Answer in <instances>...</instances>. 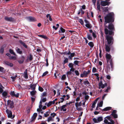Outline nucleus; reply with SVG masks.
<instances>
[{"label":"nucleus","mask_w":124,"mask_h":124,"mask_svg":"<svg viewBox=\"0 0 124 124\" xmlns=\"http://www.w3.org/2000/svg\"><path fill=\"white\" fill-rule=\"evenodd\" d=\"M4 19L6 21H8L12 22L14 21V18L12 17H9L7 16H5Z\"/></svg>","instance_id":"9"},{"label":"nucleus","mask_w":124,"mask_h":124,"mask_svg":"<svg viewBox=\"0 0 124 124\" xmlns=\"http://www.w3.org/2000/svg\"><path fill=\"white\" fill-rule=\"evenodd\" d=\"M65 31V29L63 28L62 27H60V30L58 31L59 34L61 35L60 33H64Z\"/></svg>","instance_id":"20"},{"label":"nucleus","mask_w":124,"mask_h":124,"mask_svg":"<svg viewBox=\"0 0 124 124\" xmlns=\"http://www.w3.org/2000/svg\"><path fill=\"white\" fill-rule=\"evenodd\" d=\"M2 93V95L5 98H7V96L8 95V92L5 91H3Z\"/></svg>","instance_id":"22"},{"label":"nucleus","mask_w":124,"mask_h":124,"mask_svg":"<svg viewBox=\"0 0 124 124\" xmlns=\"http://www.w3.org/2000/svg\"><path fill=\"white\" fill-rule=\"evenodd\" d=\"M37 116V113H34L31 118V122H32L35 121Z\"/></svg>","instance_id":"17"},{"label":"nucleus","mask_w":124,"mask_h":124,"mask_svg":"<svg viewBox=\"0 0 124 124\" xmlns=\"http://www.w3.org/2000/svg\"><path fill=\"white\" fill-rule=\"evenodd\" d=\"M58 74V71L56 70L55 71V73L54 74V76L55 77V78L56 79L57 78V77L56 76V74Z\"/></svg>","instance_id":"48"},{"label":"nucleus","mask_w":124,"mask_h":124,"mask_svg":"<svg viewBox=\"0 0 124 124\" xmlns=\"http://www.w3.org/2000/svg\"><path fill=\"white\" fill-rule=\"evenodd\" d=\"M97 70L96 68L95 67H93L92 69V72L93 73H95L96 72Z\"/></svg>","instance_id":"51"},{"label":"nucleus","mask_w":124,"mask_h":124,"mask_svg":"<svg viewBox=\"0 0 124 124\" xmlns=\"http://www.w3.org/2000/svg\"><path fill=\"white\" fill-rule=\"evenodd\" d=\"M75 72L77 76H79V73L78 71L76 70L75 71Z\"/></svg>","instance_id":"55"},{"label":"nucleus","mask_w":124,"mask_h":124,"mask_svg":"<svg viewBox=\"0 0 124 124\" xmlns=\"http://www.w3.org/2000/svg\"><path fill=\"white\" fill-rule=\"evenodd\" d=\"M39 90L41 92H42L43 91L44 89L42 87L39 86Z\"/></svg>","instance_id":"45"},{"label":"nucleus","mask_w":124,"mask_h":124,"mask_svg":"<svg viewBox=\"0 0 124 124\" xmlns=\"http://www.w3.org/2000/svg\"><path fill=\"white\" fill-rule=\"evenodd\" d=\"M92 35H93V36L94 38H95L96 37V33H95V32H93L92 33Z\"/></svg>","instance_id":"54"},{"label":"nucleus","mask_w":124,"mask_h":124,"mask_svg":"<svg viewBox=\"0 0 124 124\" xmlns=\"http://www.w3.org/2000/svg\"><path fill=\"white\" fill-rule=\"evenodd\" d=\"M66 105H64L62 106L61 107V110L62 111H66L67 110V109L65 108L66 107Z\"/></svg>","instance_id":"21"},{"label":"nucleus","mask_w":124,"mask_h":124,"mask_svg":"<svg viewBox=\"0 0 124 124\" xmlns=\"http://www.w3.org/2000/svg\"><path fill=\"white\" fill-rule=\"evenodd\" d=\"M80 62L76 60L74 61V64H75V65H78V63Z\"/></svg>","instance_id":"42"},{"label":"nucleus","mask_w":124,"mask_h":124,"mask_svg":"<svg viewBox=\"0 0 124 124\" xmlns=\"http://www.w3.org/2000/svg\"><path fill=\"white\" fill-rule=\"evenodd\" d=\"M48 111H47L46 112V113H45L44 114V116L45 117H46L47 116H48L49 115V114H48Z\"/></svg>","instance_id":"56"},{"label":"nucleus","mask_w":124,"mask_h":124,"mask_svg":"<svg viewBox=\"0 0 124 124\" xmlns=\"http://www.w3.org/2000/svg\"><path fill=\"white\" fill-rule=\"evenodd\" d=\"M111 108V107H107L102 110V111H107L110 110Z\"/></svg>","instance_id":"27"},{"label":"nucleus","mask_w":124,"mask_h":124,"mask_svg":"<svg viewBox=\"0 0 124 124\" xmlns=\"http://www.w3.org/2000/svg\"><path fill=\"white\" fill-rule=\"evenodd\" d=\"M3 62L6 65L10 67H13V64L12 63L10 62H9L4 60Z\"/></svg>","instance_id":"12"},{"label":"nucleus","mask_w":124,"mask_h":124,"mask_svg":"<svg viewBox=\"0 0 124 124\" xmlns=\"http://www.w3.org/2000/svg\"><path fill=\"white\" fill-rule=\"evenodd\" d=\"M82 105L81 101L79 102V103L76 102L75 103V105L76 108H78L79 106H81Z\"/></svg>","instance_id":"24"},{"label":"nucleus","mask_w":124,"mask_h":124,"mask_svg":"<svg viewBox=\"0 0 124 124\" xmlns=\"http://www.w3.org/2000/svg\"><path fill=\"white\" fill-rule=\"evenodd\" d=\"M109 23L108 26L104 25L105 33L106 35L109 34L114 35V31L115 30L114 25L112 23Z\"/></svg>","instance_id":"1"},{"label":"nucleus","mask_w":124,"mask_h":124,"mask_svg":"<svg viewBox=\"0 0 124 124\" xmlns=\"http://www.w3.org/2000/svg\"><path fill=\"white\" fill-rule=\"evenodd\" d=\"M113 36L109 34L106 35L105 39L107 40L108 45L111 46L113 44L114 41V38L113 37Z\"/></svg>","instance_id":"3"},{"label":"nucleus","mask_w":124,"mask_h":124,"mask_svg":"<svg viewBox=\"0 0 124 124\" xmlns=\"http://www.w3.org/2000/svg\"><path fill=\"white\" fill-rule=\"evenodd\" d=\"M89 97L88 95H86L85 97V99L86 100H87L88 99Z\"/></svg>","instance_id":"57"},{"label":"nucleus","mask_w":124,"mask_h":124,"mask_svg":"<svg viewBox=\"0 0 124 124\" xmlns=\"http://www.w3.org/2000/svg\"><path fill=\"white\" fill-rule=\"evenodd\" d=\"M9 59L10 60H12L13 59L15 60L16 59V57L14 56H10L9 57Z\"/></svg>","instance_id":"50"},{"label":"nucleus","mask_w":124,"mask_h":124,"mask_svg":"<svg viewBox=\"0 0 124 124\" xmlns=\"http://www.w3.org/2000/svg\"><path fill=\"white\" fill-rule=\"evenodd\" d=\"M10 95L13 96H15L16 98L18 97L19 94L18 93H17L16 94H15L14 91H11L10 93Z\"/></svg>","instance_id":"15"},{"label":"nucleus","mask_w":124,"mask_h":124,"mask_svg":"<svg viewBox=\"0 0 124 124\" xmlns=\"http://www.w3.org/2000/svg\"><path fill=\"white\" fill-rule=\"evenodd\" d=\"M97 8L99 10H100V4L97 5Z\"/></svg>","instance_id":"63"},{"label":"nucleus","mask_w":124,"mask_h":124,"mask_svg":"<svg viewBox=\"0 0 124 124\" xmlns=\"http://www.w3.org/2000/svg\"><path fill=\"white\" fill-rule=\"evenodd\" d=\"M17 77L16 75L14 77H11V78L13 80V81H14L15 80L16 78Z\"/></svg>","instance_id":"47"},{"label":"nucleus","mask_w":124,"mask_h":124,"mask_svg":"<svg viewBox=\"0 0 124 124\" xmlns=\"http://www.w3.org/2000/svg\"><path fill=\"white\" fill-rule=\"evenodd\" d=\"M69 51L68 52H67V51L64 52H60L58 51V52L59 54H60L61 55L64 54V55H69L71 53V52L69 50Z\"/></svg>","instance_id":"13"},{"label":"nucleus","mask_w":124,"mask_h":124,"mask_svg":"<svg viewBox=\"0 0 124 124\" xmlns=\"http://www.w3.org/2000/svg\"><path fill=\"white\" fill-rule=\"evenodd\" d=\"M29 58H28L26 59V61H28L29 59L30 61H32V60L33 59L32 55L31 54H30L29 55Z\"/></svg>","instance_id":"34"},{"label":"nucleus","mask_w":124,"mask_h":124,"mask_svg":"<svg viewBox=\"0 0 124 124\" xmlns=\"http://www.w3.org/2000/svg\"><path fill=\"white\" fill-rule=\"evenodd\" d=\"M56 115V114L54 112L52 113L51 114V115L52 116V117L53 118L54 117V116Z\"/></svg>","instance_id":"52"},{"label":"nucleus","mask_w":124,"mask_h":124,"mask_svg":"<svg viewBox=\"0 0 124 124\" xmlns=\"http://www.w3.org/2000/svg\"><path fill=\"white\" fill-rule=\"evenodd\" d=\"M46 93L45 92H44L43 93L42 96V97H43L44 96H46Z\"/></svg>","instance_id":"59"},{"label":"nucleus","mask_w":124,"mask_h":124,"mask_svg":"<svg viewBox=\"0 0 124 124\" xmlns=\"http://www.w3.org/2000/svg\"><path fill=\"white\" fill-rule=\"evenodd\" d=\"M21 58V60H19L17 61L20 64H22L23 62L25 59V57L23 56H22Z\"/></svg>","instance_id":"16"},{"label":"nucleus","mask_w":124,"mask_h":124,"mask_svg":"<svg viewBox=\"0 0 124 124\" xmlns=\"http://www.w3.org/2000/svg\"><path fill=\"white\" fill-rule=\"evenodd\" d=\"M106 61L107 63H108L109 61L111 59L112 60V59H111L112 56L110 54H106Z\"/></svg>","instance_id":"8"},{"label":"nucleus","mask_w":124,"mask_h":124,"mask_svg":"<svg viewBox=\"0 0 124 124\" xmlns=\"http://www.w3.org/2000/svg\"><path fill=\"white\" fill-rule=\"evenodd\" d=\"M74 64L72 63H70L68 65V66L69 68H71L74 67Z\"/></svg>","instance_id":"39"},{"label":"nucleus","mask_w":124,"mask_h":124,"mask_svg":"<svg viewBox=\"0 0 124 124\" xmlns=\"http://www.w3.org/2000/svg\"><path fill=\"white\" fill-rule=\"evenodd\" d=\"M85 26L89 29H91L92 27V26L90 23L86 24L85 25Z\"/></svg>","instance_id":"33"},{"label":"nucleus","mask_w":124,"mask_h":124,"mask_svg":"<svg viewBox=\"0 0 124 124\" xmlns=\"http://www.w3.org/2000/svg\"><path fill=\"white\" fill-rule=\"evenodd\" d=\"M104 25H106L108 23H113L115 20L114 14V13H109L104 17Z\"/></svg>","instance_id":"2"},{"label":"nucleus","mask_w":124,"mask_h":124,"mask_svg":"<svg viewBox=\"0 0 124 124\" xmlns=\"http://www.w3.org/2000/svg\"><path fill=\"white\" fill-rule=\"evenodd\" d=\"M70 55L69 56V57L70 59L71 60L72 59V58L75 56V54L74 53H71L70 54Z\"/></svg>","instance_id":"29"},{"label":"nucleus","mask_w":124,"mask_h":124,"mask_svg":"<svg viewBox=\"0 0 124 124\" xmlns=\"http://www.w3.org/2000/svg\"><path fill=\"white\" fill-rule=\"evenodd\" d=\"M87 39L90 40H92L93 39L92 36L90 34L88 33L87 34Z\"/></svg>","instance_id":"28"},{"label":"nucleus","mask_w":124,"mask_h":124,"mask_svg":"<svg viewBox=\"0 0 124 124\" xmlns=\"http://www.w3.org/2000/svg\"><path fill=\"white\" fill-rule=\"evenodd\" d=\"M19 42L20 44L23 45V46L25 48H27V46L26 44L22 40H20Z\"/></svg>","instance_id":"23"},{"label":"nucleus","mask_w":124,"mask_h":124,"mask_svg":"<svg viewBox=\"0 0 124 124\" xmlns=\"http://www.w3.org/2000/svg\"><path fill=\"white\" fill-rule=\"evenodd\" d=\"M48 73V71H46L42 75V77H44L46 76V75Z\"/></svg>","instance_id":"49"},{"label":"nucleus","mask_w":124,"mask_h":124,"mask_svg":"<svg viewBox=\"0 0 124 124\" xmlns=\"http://www.w3.org/2000/svg\"><path fill=\"white\" fill-rule=\"evenodd\" d=\"M93 120L94 123H97L102 121L103 120V118L102 116H99L97 118V119L95 118H93Z\"/></svg>","instance_id":"5"},{"label":"nucleus","mask_w":124,"mask_h":124,"mask_svg":"<svg viewBox=\"0 0 124 124\" xmlns=\"http://www.w3.org/2000/svg\"><path fill=\"white\" fill-rule=\"evenodd\" d=\"M7 104L8 105H10V108H13L14 107V103L13 101H11V100H9L7 101Z\"/></svg>","instance_id":"7"},{"label":"nucleus","mask_w":124,"mask_h":124,"mask_svg":"<svg viewBox=\"0 0 124 124\" xmlns=\"http://www.w3.org/2000/svg\"><path fill=\"white\" fill-rule=\"evenodd\" d=\"M108 7H106L102 8L103 12H104L106 13L108 11Z\"/></svg>","instance_id":"36"},{"label":"nucleus","mask_w":124,"mask_h":124,"mask_svg":"<svg viewBox=\"0 0 124 124\" xmlns=\"http://www.w3.org/2000/svg\"><path fill=\"white\" fill-rule=\"evenodd\" d=\"M6 45L5 44L3 45L0 49V53L1 54H3L4 48L6 47Z\"/></svg>","instance_id":"14"},{"label":"nucleus","mask_w":124,"mask_h":124,"mask_svg":"<svg viewBox=\"0 0 124 124\" xmlns=\"http://www.w3.org/2000/svg\"><path fill=\"white\" fill-rule=\"evenodd\" d=\"M66 79V75L65 74L63 75L61 78V80H65Z\"/></svg>","instance_id":"40"},{"label":"nucleus","mask_w":124,"mask_h":124,"mask_svg":"<svg viewBox=\"0 0 124 124\" xmlns=\"http://www.w3.org/2000/svg\"><path fill=\"white\" fill-rule=\"evenodd\" d=\"M9 53L10 54H13L14 55H16V54H15V53L14 52V51H13V50H12L11 49H9Z\"/></svg>","instance_id":"38"},{"label":"nucleus","mask_w":124,"mask_h":124,"mask_svg":"<svg viewBox=\"0 0 124 124\" xmlns=\"http://www.w3.org/2000/svg\"><path fill=\"white\" fill-rule=\"evenodd\" d=\"M27 18L30 22H34L36 21V20L34 17L29 16L27 17Z\"/></svg>","instance_id":"11"},{"label":"nucleus","mask_w":124,"mask_h":124,"mask_svg":"<svg viewBox=\"0 0 124 124\" xmlns=\"http://www.w3.org/2000/svg\"><path fill=\"white\" fill-rule=\"evenodd\" d=\"M79 22L81 25L84 24V22L82 19H79Z\"/></svg>","instance_id":"46"},{"label":"nucleus","mask_w":124,"mask_h":124,"mask_svg":"<svg viewBox=\"0 0 124 124\" xmlns=\"http://www.w3.org/2000/svg\"><path fill=\"white\" fill-rule=\"evenodd\" d=\"M45 105H46L47 107H49L52 104L51 102V101H49L48 103L46 102L45 103Z\"/></svg>","instance_id":"35"},{"label":"nucleus","mask_w":124,"mask_h":124,"mask_svg":"<svg viewBox=\"0 0 124 124\" xmlns=\"http://www.w3.org/2000/svg\"><path fill=\"white\" fill-rule=\"evenodd\" d=\"M37 84V83L33 84H31L30 85V87L31 89L33 90H35Z\"/></svg>","instance_id":"18"},{"label":"nucleus","mask_w":124,"mask_h":124,"mask_svg":"<svg viewBox=\"0 0 124 124\" xmlns=\"http://www.w3.org/2000/svg\"><path fill=\"white\" fill-rule=\"evenodd\" d=\"M86 8V6L85 5H84L82 6V8H81L82 9H85Z\"/></svg>","instance_id":"64"},{"label":"nucleus","mask_w":124,"mask_h":124,"mask_svg":"<svg viewBox=\"0 0 124 124\" xmlns=\"http://www.w3.org/2000/svg\"><path fill=\"white\" fill-rule=\"evenodd\" d=\"M36 91L35 90H33L30 92V94L32 96H34V95L36 93Z\"/></svg>","instance_id":"32"},{"label":"nucleus","mask_w":124,"mask_h":124,"mask_svg":"<svg viewBox=\"0 0 124 124\" xmlns=\"http://www.w3.org/2000/svg\"><path fill=\"white\" fill-rule=\"evenodd\" d=\"M110 63V67L109 64H108L107 65V69L108 71H112L113 68V63L112 62V59H111L109 62Z\"/></svg>","instance_id":"4"},{"label":"nucleus","mask_w":124,"mask_h":124,"mask_svg":"<svg viewBox=\"0 0 124 124\" xmlns=\"http://www.w3.org/2000/svg\"><path fill=\"white\" fill-rule=\"evenodd\" d=\"M99 86H101L102 88L103 89L105 87V85L103 84L102 81H101L99 83Z\"/></svg>","instance_id":"31"},{"label":"nucleus","mask_w":124,"mask_h":124,"mask_svg":"<svg viewBox=\"0 0 124 124\" xmlns=\"http://www.w3.org/2000/svg\"><path fill=\"white\" fill-rule=\"evenodd\" d=\"M16 50L17 53L20 54H22V51L19 48L17 47L16 48Z\"/></svg>","instance_id":"25"},{"label":"nucleus","mask_w":124,"mask_h":124,"mask_svg":"<svg viewBox=\"0 0 124 124\" xmlns=\"http://www.w3.org/2000/svg\"><path fill=\"white\" fill-rule=\"evenodd\" d=\"M105 49L106 51L107 52H109L110 50V47L108 45H105Z\"/></svg>","instance_id":"26"},{"label":"nucleus","mask_w":124,"mask_h":124,"mask_svg":"<svg viewBox=\"0 0 124 124\" xmlns=\"http://www.w3.org/2000/svg\"><path fill=\"white\" fill-rule=\"evenodd\" d=\"M42 101L43 102H45L46 101V98H43L42 100Z\"/></svg>","instance_id":"62"},{"label":"nucleus","mask_w":124,"mask_h":124,"mask_svg":"<svg viewBox=\"0 0 124 124\" xmlns=\"http://www.w3.org/2000/svg\"><path fill=\"white\" fill-rule=\"evenodd\" d=\"M83 73L84 74V76L85 77L87 75V72L85 70H84L83 71Z\"/></svg>","instance_id":"58"},{"label":"nucleus","mask_w":124,"mask_h":124,"mask_svg":"<svg viewBox=\"0 0 124 124\" xmlns=\"http://www.w3.org/2000/svg\"><path fill=\"white\" fill-rule=\"evenodd\" d=\"M6 112L8 116V118H11L12 116V111L8 109L6 110Z\"/></svg>","instance_id":"10"},{"label":"nucleus","mask_w":124,"mask_h":124,"mask_svg":"<svg viewBox=\"0 0 124 124\" xmlns=\"http://www.w3.org/2000/svg\"><path fill=\"white\" fill-rule=\"evenodd\" d=\"M111 115L115 118H117V115L116 114H111Z\"/></svg>","instance_id":"43"},{"label":"nucleus","mask_w":124,"mask_h":124,"mask_svg":"<svg viewBox=\"0 0 124 124\" xmlns=\"http://www.w3.org/2000/svg\"><path fill=\"white\" fill-rule=\"evenodd\" d=\"M103 101H101L99 103V106L100 107H101L102 106L103 104Z\"/></svg>","instance_id":"53"},{"label":"nucleus","mask_w":124,"mask_h":124,"mask_svg":"<svg viewBox=\"0 0 124 124\" xmlns=\"http://www.w3.org/2000/svg\"><path fill=\"white\" fill-rule=\"evenodd\" d=\"M39 36L45 39H48V38L47 36H45L44 35H39Z\"/></svg>","instance_id":"37"},{"label":"nucleus","mask_w":124,"mask_h":124,"mask_svg":"<svg viewBox=\"0 0 124 124\" xmlns=\"http://www.w3.org/2000/svg\"><path fill=\"white\" fill-rule=\"evenodd\" d=\"M88 45L91 48H92L94 46V44L92 42H90L88 43Z\"/></svg>","instance_id":"30"},{"label":"nucleus","mask_w":124,"mask_h":124,"mask_svg":"<svg viewBox=\"0 0 124 124\" xmlns=\"http://www.w3.org/2000/svg\"><path fill=\"white\" fill-rule=\"evenodd\" d=\"M110 3V2H108L107 1H101V2L100 4L101 5L103 6H105L107 5L108 6Z\"/></svg>","instance_id":"6"},{"label":"nucleus","mask_w":124,"mask_h":124,"mask_svg":"<svg viewBox=\"0 0 124 124\" xmlns=\"http://www.w3.org/2000/svg\"><path fill=\"white\" fill-rule=\"evenodd\" d=\"M68 62V59L66 58H65V60L64 61L63 64H65L67 63Z\"/></svg>","instance_id":"41"},{"label":"nucleus","mask_w":124,"mask_h":124,"mask_svg":"<svg viewBox=\"0 0 124 124\" xmlns=\"http://www.w3.org/2000/svg\"><path fill=\"white\" fill-rule=\"evenodd\" d=\"M47 121L48 122H49L51 121H53L51 116H50L48 118Z\"/></svg>","instance_id":"44"},{"label":"nucleus","mask_w":124,"mask_h":124,"mask_svg":"<svg viewBox=\"0 0 124 124\" xmlns=\"http://www.w3.org/2000/svg\"><path fill=\"white\" fill-rule=\"evenodd\" d=\"M84 83H85V84H87V85H89L90 84L89 82L87 80H86L84 82Z\"/></svg>","instance_id":"60"},{"label":"nucleus","mask_w":124,"mask_h":124,"mask_svg":"<svg viewBox=\"0 0 124 124\" xmlns=\"http://www.w3.org/2000/svg\"><path fill=\"white\" fill-rule=\"evenodd\" d=\"M96 104L95 102H93L91 106L92 108H94L95 107Z\"/></svg>","instance_id":"61"},{"label":"nucleus","mask_w":124,"mask_h":124,"mask_svg":"<svg viewBox=\"0 0 124 124\" xmlns=\"http://www.w3.org/2000/svg\"><path fill=\"white\" fill-rule=\"evenodd\" d=\"M28 70L27 69H26L24 72V77L26 79L28 78V75L27 74Z\"/></svg>","instance_id":"19"}]
</instances>
